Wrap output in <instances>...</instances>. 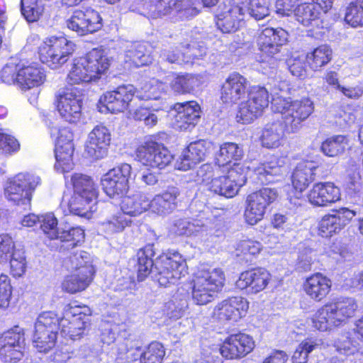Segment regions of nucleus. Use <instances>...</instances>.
<instances>
[{
	"label": "nucleus",
	"instance_id": "4c0bfd02",
	"mask_svg": "<svg viewBox=\"0 0 363 363\" xmlns=\"http://www.w3.org/2000/svg\"><path fill=\"white\" fill-rule=\"evenodd\" d=\"M322 6L316 2L298 5L294 13L297 21L304 26H313L318 22L320 9Z\"/></svg>",
	"mask_w": 363,
	"mask_h": 363
},
{
	"label": "nucleus",
	"instance_id": "7c9ffc66",
	"mask_svg": "<svg viewBox=\"0 0 363 363\" xmlns=\"http://www.w3.org/2000/svg\"><path fill=\"white\" fill-rule=\"evenodd\" d=\"M330 279L321 273H315L308 277L303 283V291L315 301H321L330 291Z\"/></svg>",
	"mask_w": 363,
	"mask_h": 363
},
{
	"label": "nucleus",
	"instance_id": "864d4df0",
	"mask_svg": "<svg viewBox=\"0 0 363 363\" xmlns=\"http://www.w3.org/2000/svg\"><path fill=\"white\" fill-rule=\"evenodd\" d=\"M211 143L206 140H199L191 143L186 150V153L189 155L191 160L196 164L203 161L206 156L210 152Z\"/></svg>",
	"mask_w": 363,
	"mask_h": 363
},
{
	"label": "nucleus",
	"instance_id": "6e6552de",
	"mask_svg": "<svg viewBox=\"0 0 363 363\" xmlns=\"http://www.w3.org/2000/svg\"><path fill=\"white\" fill-rule=\"evenodd\" d=\"M90 308L86 306L69 304L60 318L61 334L72 340L80 339L89 325Z\"/></svg>",
	"mask_w": 363,
	"mask_h": 363
},
{
	"label": "nucleus",
	"instance_id": "680f3d73",
	"mask_svg": "<svg viewBox=\"0 0 363 363\" xmlns=\"http://www.w3.org/2000/svg\"><path fill=\"white\" fill-rule=\"evenodd\" d=\"M62 147H55V168L61 169L62 172H68L72 169L73 163V153L62 152Z\"/></svg>",
	"mask_w": 363,
	"mask_h": 363
},
{
	"label": "nucleus",
	"instance_id": "052dcab7",
	"mask_svg": "<svg viewBox=\"0 0 363 363\" xmlns=\"http://www.w3.org/2000/svg\"><path fill=\"white\" fill-rule=\"evenodd\" d=\"M15 245L7 234L0 235V263L6 262L15 252Z\"/></svg>",
	"mask_w": 363,
	"mask_h": 363
},
{
	"label": "nucleus",
	"instance_id": "f257e3e1",
	"mask_svg": "<svg viewBox=\"0 0 363 363\" xmlns=\"http://www.w3.org/2000/svg\"><path fill=\"white\" fill-rule=\"evenodd\" d=\"M272 107L274 112L281 115L279 121L266 124L260 138L263 147L278 148L284 143V133H295L300 130L302 123L313 112V101L308 98L292 101L290 98L276 96L272 99Z\"/></svg>",
	"mask_w": 363,
	"mask_h": 363
},
{
	"label": "nucleus",
	"instance_id": "ddd939ff",
	"mask_svg": "<svg viewBox=\"0 0 363 363\" xmlns=\"http://www.w3.org/2000/svg\"><path fill=\"white\" fill-rule=\"evenodd\" d=\"M82 101V90L77 87L60 90L55 95L57 111L69 123H76L80 118Z\"/></svg>",
	"mask_w": 363,
	"mask_h": 363
},
{
	"label": "nucleus",
	"instance_id": "393cba45",
	"mask_svg": "<svg viewBox=\"0 0 363 363\" xmlns=\"http://www.w3.org/2000/svg\"><path fill=\"white\" fill-rule=\"evenodd\" d=\"M271 279V274L264 268H257L242 272L236 281L240 289L248 294H257L264 290Z\"/></svg>",
	"mask_w": 363,
	"mask_h": 363
},
{
	"label": "nucleus",
	"instance_id": "338daca9",
	"mask_svg": "<svg viewBox=\"0 0 363 363\" xmlns=\"http://www.w3.org/2000/svg\"><path fill=\"white\" fill-rule=\"evenodd\" d=\"M262 249V244L259 242L252 240H243L238 244L237 250L243 254L255 255L259 254Z\"/></svg>",
	"mask_w": 363,
	"mask_h": 363
},
{
	"label": "nucleus",
	"instance_id": "a211bd4d",
	"mask_svg": "<svg viewBox=\"0 0 363 363\" xmlns=\"http://www.w3.org/2000/svg\"><path fill=\"white\" fill-rule=\"evenodd\" d=\"M67 27L78 35L84 36L98 31L102 27L99 13L90 8L76 9L66 21Z\"/></svg>",
	"mask_w": 363,
	"mask_h": 363
},
{
	"label": "nucleus",
	"instance_id": "f704fd0d",
	"mask_svg": "<svg viewBox=\"0 0 363 363\" xmlns=\"http://www.w3.org/2000/svg\"><path fill=\"white\" fill-rule=\"evenodd\" d=\"M77 193H74L69 199L67 206L69 213L73 215L89 218L91 213L97 210L96 200H88L82 196V190L77 187Z\"/></svg>",
	"mask_w": 363,
	"mask_h": 363
},
{
	"label": "nucleus",
	"instance_id": "4be33fe9",
	"mask_svg": "<svg viewBox=\"0 0 363 363\" xmlns=\"http://www.w3.org/2000/svg\"><path fill=\"white\" fill-rule=\"evenodd\" d=\"M136 90L133 85L118 86L116 89L106 92L99 99L100 104L111 113L123 112L128 107Z\"/></svg>",
	"mask_w": 363,
	"mask_h": 363
},
{
	"label": "nucleus",
	"instance_id": "bf43d9fd",
	"mask_svg": "<svg viewBox=\"0 0 363 363\" xmlns=\"http://www.w3.org/2000/svg\"><path fill=\"white\" fill-rule=\"evenodd\" d=\"M9 260H10L11 273L14 277H21L25 273L26 262L23 250H16Z\"/></svg>",
	"mask_w": 363,
	"mask_h": 363
},
{
	"label": "nucleus",
	"instance_id": "c756f323",
	"mask_svg": "<svg viewBox=\"0 0 363 363\" xmlns=\"http://www.w3.org/2000/svg\"><path fill=\"white\" fill-rule=\"evenodd\" d=\"M180 191L177 187H168L150 200V210L160 216H166L172 213L178 206V197Z\"/></svg>",
	"mask_w": 363,
	"mask_h": 363
},
{
	"label": "nucleus",
	"instance_id": "7ed1b4c3",
	"mask_svg": "<svg viewBox=\"0 0 363 363\" xmlns=\"http://www.w3.org/2000/svg\"><path fill=\"white\" fill-rule=\"evenodd\" d=\"M219 9L216 26L225 33L235 32L242 26L246 11L255 20L269 15L268 0H225Z\"/></svg>",
	"mask_w": 363,
	"mask_h": 363
},
{
	"label": "nucleus",
	"instance_id": "3c124183",
	"mask_svg": "<svg viewBox=\"0 0 363 363\" xmlns=\"http://www.w3.org/2000/svg\"><path fill=\"white\" fill-rule=\"evenodd\" d=\"M24 330L19 326L4 332L0 337V345H7L24 349Z\"/></svg>",
	"mask_w": 363,
	"mask_h": 363
},
{
	"label": "nucleus",
	"instance_id": "5fc2aeb1",
	"mask_svg": "<svg viewBox=\"0 0 363 363\" xmlns=\"http://www.w3.org/2000/svg\"><path fill=\"white\" fill-rule=\"evenodd\" d=\"M164 354L163 345L158 342H152L145 351H143L141 363H161Z\"/></svg>",
	"mask_w": 363,
	"mask_h": 363
},
{
	"label": "nucleus",
	"instance_id": "69168bd1",
	"mask_svg": "<svg viewBox=\"0 0 363 363\" xmlns=\"http://www.w3.org/2000/svg\"><path fill=\"white\" fill-rule=\"evenodd\" d=\"M142 357L143 350L140 347H133L128 349L125 352H120L116 359L118 363H130L139 359L141 363Z\"/></svg>",
	"mask_w": 363,
	"mask_h": 363
},
{
	"label": "nucleus",
	"instance_id": "20e7f679",
	"mask_svg": "<svg viewBox=\"0 0 363 363\" xmlns=\"http://www.w3.org/2000/svg\"><path fill=\"white\" fill-rule=\"evenodd\" d=\"M358 308L352 298H340L319 308L311 318L312 325L320 331L330 330L353 317Z\"/></svg>",
	"mask_w": 363,
	"mask_h": 363
},
{
	"label": "nucleus",
	"instance_id": "6ab92c4d",
	"mask_svg": "<svg viewBox=\"0 0 363 363\" xmlns=\"http://www.w3.org/2000/svg\"><path fill=\"white\" fill-rule=\"evenodd\" d=\"M249 308V302L242 296H233L218 303L212 316L221 322L235 323L245 317Z\"/></svg>",
	"mask_w": 363,
	"mask_h": 363
},
{
	"label": "nucleus",
	"instance_id": "aec40b11",
	"mask_svg": "<svg viewBox=\"0 0 363 363\" xmlns=\"http://www.w3.org/2000/svg\"><path fill=\"white\" fill-rule=\"evenodd\" d=\"M111 134L107 127L96 125L88 134L84 145V155L92 160L104 158L108 153Z\"/></svg>",
	"mask_w": 363,
	"mask_h": 363
},
{
	"label": "nucleus",
	"instance_id": "423d86ee",
	"mask_svg": "<svg viewBox=\"0 0 363 363\" xmlns=\"http://www.w3.org/2000/svg\"><path fill=\"white\" fill-rule=\"evenodd\" d=\"M59 328L60 318L55 312L45 311L40 313L35 323L33 335L34 347L39 352H48L56 344Z\"/></svg>",
	"mask_w": 363,
	"mask_h": 363
},
{
	"label": "nucleus",
	"instance_id": "39448f33",
	"mask_svg": "<svg viewBox=\"0 0 363 363\" xmlns=\"http://www.w3.org/2000/svg\"><path fill=\"white\" fill-rule=\"evenodd\" d=\"M225 280L220 268L202 269L196 273L192 281L191 297L197 305H206L211 302L221 290Z\"/></svg>",
	"mask_w": 363,
	"mask_h": 363
},
{
	"label": "nucleus",
	"instance_id": "09e8293b",
	"mask_svg": "<svg viewBox=\"0 0 363 363\" xmlns=\"http://www.w3.org/2000/svg\"><path fill=\"white\" fill-rule=\"evenodd\" d=\"M345 21L352 28L363 26V0H354L346 8Z\"/></svg>",
	"mask_w": 363,
	"mask_h": 363
},
{
	"label": "nucleus",
	"instance_id": "4d7b16f0",
	"mask_svg": "<svg viewBox=\"0 0 363 363\" xmlns=\"http://www.w3.org/2000/svg\"><path fill=\"white\" fill-rule=\"evenodd\" d=\"M84 238V230L79 227L68 228L67 229H62L60 233H58V238L62 242H67L69 243L68 246L74 247L78 243L82 242Z\"/></svg>",
	"mask_w": 363,
	"mask_h": 363
},
{
	"label": "nucleus",
	"instance_id": "f3484780",
	"mask_svg": "<svg viewBox=\"0 0 363 363\" xmlns=\"http://www.w3.org/2000/svg\"><path fill=\"white\" fill-rule=\"evenodd\" d=\"M212 221L208 212L202 211L196 218L175 220L171 231L177 235L192 236L204 240L213 227Z\"/></svg>",
	"mask_w": 363,
	"mask_h": 363
},
{
	"label": "nucleus",
	"instance_id": "0e129e2a",
	"mask_svg": "<svg viewBox=\"0 0 363 363\" xmlns=\"http://www.w3.org/2000/svg\"><path fill=\"white\" fill-rule=\"evenodd\" d=\"M20 148L18 141L13 136L0 132V152L11 154Z\"/></svg>",
	"mask_w": 363,
	"mask_h": 363
},
{
	"label": "nucleus",
	"instance_id": "9b49d317",
	"mask_svg": "<svg viewBox=\"0 0 363 363\" xmlns=\"http://www.w3.org/2000/svg\"><path fill=\"white\" fill-rule=\"evenodd\" d=\"M269 103V95L265 87L252 86L248 91L247 99L239 105L236 116L238 121L242 123H251L262 115Z\"/></svg>",
	"mask_w": 363,
	"mask_h": 363
},
{
	"label": "nucleus",
	"instance_id": "79ce46f5",
	"mask_svg": "<svg viewBox=\"0 0 363 363\" xmlns=\"http://www.w3.org/2000/svg\"><path fill=\"white\" fill-rule=\"evenodd\" d=\"M63 266L67 270L83 274V269L93 267L90 262L89 254L85 251L77 250L71 252L63 261Z\"/></svg>",
	"mask_w": 363,
	"mask_h": 363
},
{
	"label": "nucleus",
	"instance_id": "e2e57ef3",
	"mask_svg": "<svg viewBox=\"0 0 363 363\" xmlns=\"http://www.w3.org/2000/svg\"><path fill=\"white\" fill-rule=\"evenodd\" d=\"M12 287L10 279L6 274L0 275V308H5L9 306L11 296Z\"/></svg>",
	"mask_w": 363,
	"mask_h": 363
},
{
	"label": "nucleus",
	"instance_id": "0eeeda50",
	"mask_svg": "<svg viewBox=\"0 0 363 363\" xmlns=\"http://www.w3.org/2000/svg\"><path fill=\"white\" fill-rule=\"evenodd\" d=\"M40 181L37 175L19 173L7 180L4 186L5 198L15 205H29L33 193Z\"/></svg>",
	"mask_w": 363,
	"mask_h": 363
},
{
	"label": "nucleus",
	"instance_id": "49530a36",
	"mask_svg": "<svg viewBox=\"0 0 363 363\" xmlns=\"http://www.w3.org/2000/svg\"><path fill=\"white\" fill-rule=\"evenodd\" d=\"M166 86L155 79L144 82L140 87L141 91L137 92V97L143 100H157L165 91Z\"/></svg>",
	"mask_w": 363,
	"mask_h": 363
},
{
	"label": "nucleus",
	"instance_id": "412c9836",
	"mask_svg": "<svg viewBox=\"0 0 363 363\" xmlns=\"http://www.w3.org/2000/svg\"><path fill=\"white\" fill-rule=\"evenodd\" d=\"M325 215L318 223V234L322 237H330L339 233L356 216V212L347 208L331 211Z\"/></svg>",
	"mask_w": 363,
	"mask_h": 363
},
{
	"label": "nucleus",
	"instance_id": "f8f14e48",
	"mask_svg": "<svg viewBox=\"0 0 363 363\" xmlns=\"http://www.w3.org/2000/svg\"><path fill=\"white\" fill-rule=\"evenodd\" d=\"M279 196L275 189L262 188L249 194L245 201L244 218L247 223L253 225L262 220L267 208Z\"/></svg>",
	"mask_w": 363,
	"mask_h": 363
},
{
	"label": "nucleus",
	"instance_id": "4468645a",
	"mask_svg": "<svg viewBox=\"0 0 363 363\" xmlns=\"http://www.w3.org/2000/svg\"><path fill=\"white\" fill-rule=\"evenodd\" d=\"M132 167L127 163L113 167L101 179L102 189L108 196L112 199H121L129 189V179Z\"/></svg>",
	"mask_w": 363,
	"mask_h": 363
},
{
	"label": "nucleus",
	"instance_id": "a19ab883",
	"mask_svg": "<svg viewBox=\"0 0 363 363\" xmlns=\"http://www.w3.org/2000/svg\"><path fill=\"white\" fill-rule=\"evenodd\" d=\"M71 182L74 188V193H77V187L82 190V196L88 200H96L97 189L93 179L85 174L74 173L71 177Z\"/></svg>",
	"mask_w": 363,
	"mask_h": 363
},
{
	"label": "nucleus",
	"instance_id": "cd10ccee",
	"mask_svg": "<svg viewBox=\"0 0 363 363\" xmlns=\"http://www.w3.org/2000/svg\"><path fill=\"white\" fill-rule=\"evenodd\" d=\"M247 80L237 72L230 74L221 89V100L226 104H236L246 94Z\"/></svg>",
	"mask_w": 363,
	"mask_h": 363
},
{
	"label": "nucleus",
	"instance_id": "a18cd8bd",
	"mask_svg": "<svg viewBox=\"0 0 363 363\" xmlns=\"http://www.w3.org/2000/svg\"><path fill=\"white\" fill-rule=\"evenodd\" d=\"M199 85L198 77L191 74L178 75L171 82L172 90L180 94H190Z\"/></svg>",
	"mask_w": 363,
	"mask_h": 363
},
{
	"label": "nucleus",
	"instance_id": "2f4dec72",
	"mask_svg": "<svg viewBox=\"0 0 363 363\" xmlns=\"http://www.w3.org/2000/svg\"><path fill=\"white\" fill-rule=\"evenodd\" d=\"M82 57L88 67L89 73L96 80L100 79L108 71L111 65V59L108 57L106 51L101 48L92 49Z\"/></svg>",
	"mask_w": 363,
	"mask_h": 363
},
{
	"label": "nucleus",
	"instance_id": "f03ea898",
	"mask_svg": "<svg viewBox=\"0 0 363 363\" xmlns=\"http://www.w3.org/2000/svg\"><path fill=\"white\" fill-rule=\"evenodd\" d=\"M155 255L154 245L147 244L138 252V278L143 281L150 273L159 284L168 286L176 284L187 274L186 263L181 254L169 252L158 257L155 262L152 257Z\"/></svg>",
	"mask_w": 363,
	"mask_h": 363
},
{
	"label": "nucleus",
	"instance_id": "72a5a7b5",
	"mask_svg": "<svg viewBox=\"0 0 363 363\" xmlns=\"http://www.w3.org/2000/svg\"><path fill=\"white\" fill-rule=\"evenodd\" d=\"M317 169L313 162L298 163L291 177L294 187L300 192L304 191L315 180Z\"/></svg>",
	"mask_w": 363,
	"mask_h": 363
},
{
	"label": "nucleus",
	"instance_id": "c85d7f7f",
	"mask_svg": "<svg viewBox=\"0 0 363 363\" xmlns=\"http://www.w3.org/2000/svg\"><path fill=\"white\" fill-rule=\"evenodd\" d=\"M340 189L332 182L315 183L308 194L309 202L316 206H327L340 199Z\"/></svg>",
	"mask_w": 363,
	"mask_h": 363
},
{
	"label": "nucleus",
	"instance_id": "c03bdc74",
	"mask_svg": "<svg viewBox=\"0 0 363 363\" xmlns=\"http://www.w3.org/2000/svg\"><path fill=\"white\" fill-rule=\"evenodd\" d=\"M126 57L136 66L141 67L152 62V57L147 45L144 43H135L125 52Z\"/></svg>",
	"mask_w": 363,
	"mask_h": 363
},
{
	"label": "nucleus",
	"instance_id": "603ef678",
	"mask_svg": "<svg viewBox=\"0 0 363 363\" xmlns=\"http://www.w3.org/2000/svg\"><path fill=\"white\" fill-rule=\"evenodd\" d=\"M320 341L313 339H306L302 341L296 347L292 356L293 363H306L308 354L315 349Z\"/></svg>",
	"mask_w": 363,
	"mask_h": 363
},
{
	"label": "nucleus",
	"instance_id": "8fccbe9b",
	"mask_svg": "<svg viewBox=\"0 0 363 363\" xmlns=\"http://www.w3.org/2000/svg\"><path fill=\"white\" fill-rule=\"evenodd\" d=\"M347 145V141L344 135H335L323 142L321 151L326 156L335 157L342 153Z\"/></svg>",
	"mask_w": 363,
	"mask_h": 363
},
{
	"label": "nucleus",
	"instance_id": "b1692460",
	"mask_svg": "<svg viewBox=\"0 0 363 363\" xmlns=\"http://www.w3.org/2000/svg\"><path fill=\"white\" fill-rule=\"evenodd\" d=\"M173 125L174 128L186 130L194 127L199 121L201 108L196 101L178 103L174 107Z\"/></svg>",
	"mask_w": 363,
	"mask_h": 363
},
{
	"label": "nucleus",
	"instance_id": "a878e982",
	"mask_svg": "<svg viewBox=\"0 0 363 363\" xmlns=\"http://www.w3.org/2000/svg\"><path fill=\"white\" fill-rule=\"evenodd\" d=\"M288 36V33L281 28H266L257 39L259 50L267 56H272L279 52V47L286 43Z\"/></svg>",
	"mask_w": 363,
	"mask_h": 363
},
{
	"label": "nucleus",
	"instance_id": "6e6d98bb",
	"mask_svg": "<svg viewBox=\"0 0 363 363\" xmlns=\"http://www.w3.org/2000/svg\"><path fill=\"white\" fill-rule=\"evenodd\" d=\"M38 225L40 228L50 239L58 238L57 220L53 213H49L40 216Z\"/></svg>",
	"mask_w": 363,
	"mask_h": 363
},
{
	"label": "nucleus",
	"instance_id": "9d476101",
	"mask_svg": "<svg viewBox=\"0 0 363 363\" xmlns=\"http://www.w3.org/2000/svg\"><path fill=\"white\" fill-rule=\"evenodd\" d=\"M199 0H143V7L152 18H160L173 11L181 12L185 18L198 14Z\"/></svg>",
	"mask_w": 363,
	"mask_h": 363
},
{
	"label": "nucleus",
	"instance_id": "ea45409f",
	"mask_svg": "<svg viewBox=\"0 0 363 363\" xmlns=\"http://www.w3.org/2000/svg\"><path fill=\"white\" fill-rule=\"evenodd\" d=\"M67 80L70 84H79L96 81L93 75L89 73L88 67L84 63L82 57L73 60Z\"/></svg>",
	"mask_w": 363,
	"mask_h": 363
},
{
	"label": "nucleus",
	"instance_id": "774afa93",
	"mask_svg": "<svg viewBox=\"0 0 363 363\" xmlns=\"http://www.w3.org/2000/svg\"><path fill=\"white\" fill-rule=\"evenodd\" d=\"M19 68L18 65L9 64L4 67L1 72L2 81L8 84L17 85V72Z\"/></svg>",
	"mask_w": 363,
	"mask_h": 363
},
{
	"label": "nucleus",
	"instance_id": "1a4fd4ad",
	"mask_svg": "<svg viewBox=\"0 0 363 363\" xmlns=\"http://www.w3.org/2000/svg\"><path fill=\"white\" fill-rule=\"evenodd\" d=\"M74 51V43L64 36H51L39 46L41 62L52 69L60 67L67 62Z\"/></svg>",
	"mask_w": 363,
	"mask_h": 363
},
{
	"label": "nucleus",
	"instance_id": "37998d69",
	"mask_svg": "<svg viewBox=\"0 0 363 363\" xmlns=\"http://www.w3.org/2000/svg\"><path fill=\"white\" fill-rule=\"evenodd\" d=\"M331 57L332 50L328 45H323L308 53L306 60L310 67L315 71L327 65Z\"/></svg>",
	"mask_w": 363,
	"mask_h": 363
},
{
	"label": "nucleus",
	"instance_id": "58836bf2",
	"mask_svg": "<svg viewBox=\"0 0 363 363\" xmlns=\"http://www.w3.org/2000/svg\"><path fill=\"white\" fill-rule=\"evenodd\" d=\"M284 172V167L277 157H272L269 161L264 162L255 169V173L262 184L274 182L275 176H281Z\"/></svg>",
	"mask_w": 363,
	"mask_h": 363
},
{
	"label": "nucleus",
	"instance_id": "e433bc0d",
	"mask_svg": "<svg viewBox=\"0 0 363 363\" xmlns=\"http://www.w3.org/2000/svg\"><path fill=\"white\" fill-rule=\"evenodd\" d=\"M244 155L242 147L235 143H224L216 154V161L218 166H225L234 162V165H240L236 162L240 160Z\"/></svg>",
	"mask_w": 363,
	"mask_h": 363
},
{
	"label": "nucleus",
	"instance_id": "dca6fc26",
	"mask_svg": "<svg viewBox=\"0 0 363 363\" xmlns=\"http://www.w3.org/2000/svg\"><path fill=\"white\" fill-rule=\"evenodd\" d=\"M172 159L173 156L165 147L154 141H147L135 150V160L152 168L164 169Z\"/></svg>",
	"mask_w": 363,
	"mask_h": 363
},
{
	"label": "nucleus",
	"instance_id": "2eb2a0df",
	"mask_svg": "<svg viewBox=\"0 0 363 363\" xmlns=\"http://www.w3.org/2000/svg\"><path fill=\"white\" fill-rule=\"evenodd\" d=\"M246 179L245 168L242 165H235L228 170L227 175L213 179L209 189L220 196L232 198L245 184Z\"/></svg>",
	"mask_w": 363,
	"mask_h": 363
},
{
	"label": "nucleus",
	"instance_id": "bb28decb",
	"mask_svg": "<svg viewBox=\"0 0 363 363\" xmlns=\"http://www.w3.org/2000/svg\"><path fill=\"white\" fill-rule=\"evenodd\" d=\"M46 79L44 69L37 63L19 65L17 72V86L23 91L38 87Z\"/></svg>",
	"mask_w": 363,
	"mask_h": 363
},
{
	"label": "nucleus",
	"instance_id": "de8ad7c7",
	"mask_svg": "<svg viewBox=\"0 0 363 363\" xmlns=\"http://www.w3.org/2000/svg\"><path fill=\"white\" fill-rule=\"evenodd\" d=\"M131 220L126 217V215L121 211L112 215L101 223L102 230L108 235L122 232L125 227L128 226Z\"/></svg>",
	"mask_w": 363,
	"mask_h": 363
},
{
	"label": "nucleus",
	"instance_id": "13d9d810",
	"mask_svg": "<svg viewBox=\"0 0 363 363\" xmlns=\"http://www.w3.org/2000/svg\"><path fill=\"white\" fill-rule=\"evenodd\" d=\"M24 356V349L0 345V360L4 363H17Z\"/></svg>",
	"mask_w": 363,
	"mask_h": 363
},
{
	"label": "nucleus",
	"instance_id": "5701e85b",
	"mask_svg": "<svg viewBox=\"0 0 363 363\" xmlns=\"http://www.w3.org/2000/svg\"><path fill=\"white\" fill-rule=\"evenodd\" d=\"M254 347L255 343L251 337L244 333H237L228 337L219 350L223 357L233 359L245 357Z\"/></svg>",
	"mask_w": 363,
	"mask_h": 363
},
{
	"label": "nucleus",
	"instance_id": "c9c22d12",
	"mask_svg": "<svg viewBox=\"0 0 363 363\" xmlns=\"http://www.w3.org/2000/svg\"><path fill=\"white\" fill-rule=\"evenodd\" d=\"M150 200L145 194H136L132 196H125L121 203V209L125 214L137 216L150 208Z\"/></svg>",
	"mask_w": 363,
	"mask_h": 363
},
{
	"label": "nucleus",
	"instance_id": "473e14b6",
	"mask_svg": "<svg viewBox=\"0 0 363 363\" xmlns=\"http://www.w3.org/2000/svg\"><path fill=\"white\" fill-rule=\"evenodd\" d=\"M83 274L74 272L67 276L62 283L63 291L75 294L86 289L94 279L95 269L94 267H87L82 269Z\"/></svg>",
	"mask_w": 363,
	"mask_h": 363
}]
</instances>
